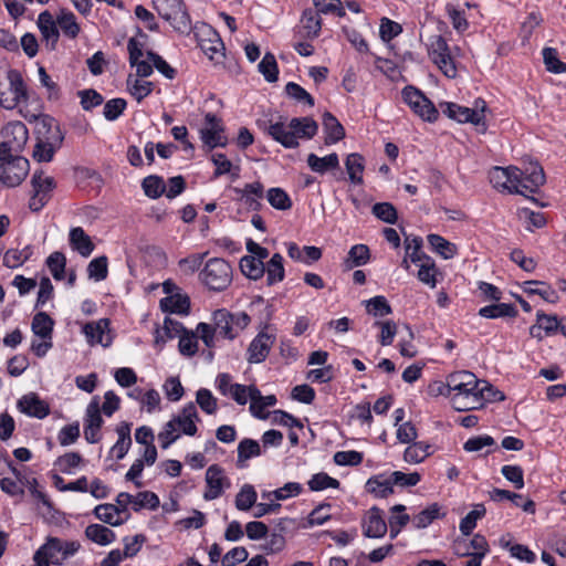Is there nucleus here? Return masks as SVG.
Returning a JSON list of instances; mask_svg holds the SVG:
<instances>
[{"label": "nucleus", "mask_w": 566, "mask_h": 566, "mask_svg": "<svg viewBox=\"0 0 566 566\" xmlns=\"http://www.w3.org/2000/svg\"><path fill=\"white\" fill-rule=\"evenodd\" d=\"M287 130L283 122L270 123L266 133L284 148L294 149L300 146L298 138L312 139L318 130V124L308 116L294 117Z\"/></svg>", "instance_id": "f257e3e1"}, {"label": "nucleus", "mask_w": 566, "mask_h": 566, "mask_svg": "<svg viewBox=\"0 0 566 566\" xmlns=\"http://www.w3.org/2000/svg\"><path fill=\"white\" fill-rule=\"evenodd\" d=\"M442 113L458 123H471L479 132L486 130L485 112L488 109L486 103L482 98L474 102V107L461 106L457 103L444 102L440 104Z\"/></svg>", "instance_id": "f03ea898"}, {"label": "nucleus", "mask_w": 566, "mask_h": 566, "mask_svg": "<svg viewBox=\"0 0 566 566\" xmlns=\"http://www.w3.org/2000/svg\"><path fill=\"white\" fill-rule=\"evenodd\" d=\"M202 283L211 291H223L232 281V268L224 259L212 258L200 272Z\"/></svg>", "instance_id": "7ed1b4c3"}, {"label": "nucleus", "mask_w": 566, "mask_h": 566, "mask_svg": "<svg viewBox=\"0 0 566 566\" xmlns=\"http://www.w3.org/2000/svg\"><path fill=\"white\" fill-rule=\"evenodd\" d=\"M1 136L0 159H8V157H12V154L23 150L29 139V132L22 122L15 120L3 126Z\"/></svg>", "instance_id": "20e7f679"}, {"label": "nucleus", "mask_w": 566, "mask_h": 566, "mask_svg": "<svg viewBox=\"0 0 566 566\" xmlns=\"http://www.w3.org/2000/svg\"><path fill=\"white\" fill-rule=\"evenodd\" d=\"M402 99L423 120L433 123L439 117V111L434 104L417 87L406 86L402 92Z\"/></svg>", "instance_id": "39448f33"}, {"label": "nucleus", "mask_w": 566, "mask_h": 566, "mask_svg": "<svg viewBox=\"0 0 566 566\" xmlns=\"http://www.w3.org/2000/svg\"><path fill=\"white\" fill-rule=\"evenodd\" d=\"M0 160L2 163L0 181L8 187L20 185L29 172V160L18 154H12V157Z\"/></svg>", "instance_id": "423d86ee"}, {"label": "nucleus", "mask_w": 566, "mask_h": 566, "mask_svg": "<svg viewBox=\"0 0 566 566\" xmlns=\"http://www.w3.org/2000/svg\"><path fill=\"white\" fill-rule=\"evenodd\" d=\"M153 4L157 13L176 29H180L177 24L185 28L189 24V15L182 0H153Z\"/></svg>", "instance_id": "0eeeda50"}, {"label": "nucleus", "mask_w": 566, "mask_h": 566, "mask_svg": "<svg viewBox=\"0 0 566 566\" xmlns=\"http://www.w3.org/2000/svg\"><path fill=\"white\" fill-rule=\"evenodd\" d=\"M517 176H521L520 168L510 166L506 168L493 167L490 171V182L494 188L500 190H507L510 193L524 195L522 189H518Z\"/></svg>", "instance_id": "6e6552de"}, {"label": "nucleus", "mask_w": 566, "mask_h": 566, "mask_svg": "<svg viewBox=\"0 0 566 566\" xmlns=\"http://www.w3.org/2000/svg\"><path fill=\"white\" fill-rule=\"evenodd\" d=\"M103 423L99 398L95 396L86 407L84 419V437L88 443H97L101 440L99 430Z\"/></svg>", "instance_id": "1a4fd4ad"}, {"label": "nucleus", "mask_w": 566, "mask_h": 566, "mask_svg": "<svg viewBox=\"0 0 566 566\" xmlns=\"http://www.w3.org/2000/svg\"><path fill=\"white\" fill-rule=\"evenodd\" d=\"M448 387L452 394H464V395H473V397L479 396L481 394L480 390V380L476 376L467 370L455 371L450 374L448 377Z\"/></svg>", "instance_id": "9d476101"}, {"label": "nucleus", "mask_w": 566, "mask_h": 566, "mask_svg": "<svg viewBox=\"0 0 566 566\" xmlns=\"http://www.w3.org/2000/svg\"><path fill=\"white\" fill-rule=\"evenodd\" d=\"M207 491L203 493L206 501H211L220 497L224 489L231 486L229 478L224 474V470L218 465L212 464L206 471Z\"/></svg>", "instance_id": "9b49d317"}, {"label": "nucleus", "mask_w": 566, "mask_h": 566, "mask_svg": "<svg viewBox=\"0 0 566 566\" xmlns=\"http://www.w3.org/2000/svg\"><path fill=\"white\" fill-rule=\"evenodd\" d=\"M521 176H517L518 189L524 191L526 198H530L526 192L535 193L539 187L545 182V174L537 163H531L524 169H520Z\"/></svg>", "instance_id": "f8f14e48"}, {"label": "nucleus", "mask_w": 566, "mask_h": 566, "mask_svg": "<svg viewBox=\"0 0 566 566\" xmlns=\"http://www.w3.org/2000/svg\"><path fill=\"white\" fill-rule=\"evenodd\" d=\"M275 342V335L260 332L250 343L247 359L250 364H260L266 359Z\"/></svg>", "instance_id": "ddd939ff"}, {"label": "nucleus", "mask_w": 566, "mask_h": 566, "mask_svg": "<svg viewBox=\"0 0 566 566\" xmlns=\"http://www.w3.org/2000/svg\"><path fill=\"white\" fill-rule=\"evenodd\" d=\"M17 407L22 413L38 419H43L50 413L49 403L42 400L35 392L22 396L18 400Z\"/></svg>", "instance_id": "4468645a"}, {"label": "nucleus", "mask_w": 566, "mask_h": 566, "mask_svg": "<svg viewBox=\"0 0 566 566\" xmlns=\"http://www.w3.org/2000/svg\"><path fill=\"white\" fill-rule=\"evenodd\" d=\"M381 510L373 506L363 520V534L369 538H381L387 533V523L381 515Z\"/></svg>", "instance_id": "2eb2a0df"}, {"label": "nucleus", "mask_w": 566, "mask_h": 566, "mask_svg": "<svg viewBox=\"0 0 566 566\" xmlns=\"http://www.w3.org/2000/svg\"><path fill=\"white\" fill-rule=\"evenodd\" d=\"M33 559H45L49 565L51 563L62 565L64 562L62 556V541L57 537H49L34 553Z\"/></svg>", "instance_id": "dca6fc26"}, {"label": "nucleus", "mask_w": 566, "mask_h": 566, "mask_svg": "<svg viewBox=\"0 0 566 566\" xmlns=\"http://www.w3.org/2000/svg\"><path fill=\"white\" fill-rule=\"evenodd\" d=\"M7 78L9 81V90L13 96L10 99V102L7 105H4V107L13 108L20 102L27 101L28 91L22 78V75L18 70L10 69L7 74Z\"/></svg>", "instance_id": "f3484780"}, {"label": "nucleus", "mask_w": 566, "mask_h": 566, "mask_svg": "<svg viewBox=\"0 0 566 566\" xmlns=\"http://www.w3.org/2000/svg\"><path fill=\"white\" fill-rule=\"evenodd\" d=\"M249 397L251 400L250 412L259 419H266L268 413L264 412L266 407H273L276 403L274 395L262 396L261 391L255 386H250Z\"/></svg>", "instance_id": "a211bd4d"}, {"label": "nucleus", "mask_w": 566, "mask_h": 566, "mask_svg": "<svg viewBox=\"0 0 566 566\" xmlns=\"http://www.w3.org/2000/svg\"><path fill=\"white\" fill-rule=\"evenodd\" d=\"M64 135L56 134L51 139H39L34 146L33 158L39 163H50L55 151L61 147Z\"/></svg>", "instance_id": "6ab92c4d"}, {"label": "nucleus", "mask_w": 566, "mask_h": 566, "mask_svg": "<svg viewBox=\"0 0 566 566\" xmlns=\"http://www.w3.org/2000/svg\"><path fill=\"white\" fill-rule=\"evenodd\" d=\"M30 122H35V134L39 139H51L54 138L56 134L63 135L60 126L56 124L55 119L46 114L42 115H32Z\"/></svg>", "instance_id": "aec40b11"}, {"label": "nucleus", "mask_w": 566, "mask_h": 566, "mask_svg": "<svg viewBox=\"0 0 566 566\" xmlns=\"http://www.w3.org/2000/svg\"><path fill=\"white\" fill-rule=\"evenodd\" d=\"M38 27L43 39L48 44H51V49L53 50L60 38V32L53 15L49 11L41 12L38 18Z\"/></svg>", "instance_id": "412c9836"}, {"label": "nucleus", "mask_w": 566, "mask_h": 566, "mask_svg": "<svg viewBox=\"0 0 566 566\" xmlns=\"http://www.w3.org/2000/svg\"><path fill=\"white\" fill-rule=\"evenodd\" d=\"M69 240L72 249L77 251L84 258L90 256L95 248L91 238L81 227L71 229Z\"/></svg>", "instance_id": "4be33fe9"}, {"label": "nucleus", "mask_w": 566, "mask_h": 566, "mask_svg": "<svg viewBox=\"0 0 566 566\" xmlns=\"http://www.w3.org/2000/svg\"><path fill=\"white\" fill-rule=\"evenodd\" d=\"M366 490L375 497L385 499L394 493L391 476L378 474L369 478L366 482Z\"/></svg>", "instance_id": "5701e85b"}, {"label": "nucleus", "mask_w": 566, "mask_h": 566, "mask_svg": "<svg viewBox=\"0 0 566 566\" xmlns=\"http://www.w3.org/2000/svg\"><path fill=\"white\" fill-rule=\"evenodd\" d=\"M323 128L326 134L325 144L333 145L345 137V129L339 120L329 112L323 114Z\"/></svg>", "instance_id": "b1692460"}, {"label": "nucleus", "mask_w": 566, "mask_h": 566, "mask_svg": "<svg viewBox=\"0 0 566 566\" xmlns=\"http://www.w3.org/2000/svg\"><path fill=\"white\" fill-rule=\"evenodd\" d=\"M132 423L123 421L116 427L118 439L112 447V452L115 453L117 460H122L128 452L132 446L130 438Z\"/></svg>", "instance_id": "393cba45"}, {"label": "nucleus", "mask_w": 566, "mask_h": 566, "mask_svg": "<svg viewBox=\"0 0 566 566\" xmlns=\"http://www.w3.org/2000/svg\"><path fill=\"white\" fill-rule=\"evenodd\" d=\"M213 327L216 331L229 339H233L235 337V332L233 328V317L232 313L226 308H219L212 314Z\"/></svg>", "instance_id": "a878e982"}, {"label": "nucleus", "mask_w": 566, "mask_h": 566, "mask_svg": "<svg viewBox=\"0 0 566 566\" xmlns=\"http://www.w3.org/2000/svg\"><path fill=\"white\" fill-rule=\"evenodd\" d=\"M199 133L203 146L207 147L208 150H212L216 147H226L228 144V138L224 135V126L203 127Z\"/></svg>", "instance_id": "bb28decb"}, {"label": "nucleus", "mask_w": 566, "mask_h": 566, "mask_svg": "<svg viewBox=\"0 0 566 566\" xmlns=\"http://www.w3.org/2000/svg\"><path fill=\"white\" fill-rule=\"evenodd\" d=\"M160 308L166 313L188 314L190 300L187 295L176 293L160 300Z\"/></svg>", "instance_id": "cd10ccee"}, {"label": "nucleus", "mask_w": 566, "mask_h": 566, "mask_svg": "<svg viewBox=\"0 0 566 566\" xmlns=\"http://www.w3.org/2000/svg\"><path fill=\"white\" fill-rule=\"evenodd\" d=\"M307 165L308 167L317 174H325L328 170L339 168V158L336 153H332L325 157H318L315 154H310L307 156Z\"/></svg>", "instance_id": "c85d7f7f"}, {"label": "nucleus", "mask_w": 566, "mask_h": 566, "mask_svg": "<svg viewBox=\"0 0 566 566\" xmlns=\"http://www.w3.org/2000/svg\"><path fill=\"white\" fill-rule=\"evenodd\" d=\"M85 536L101 546L109 545L116 539V534L102 524H90L85 528Z\"/></svg>", "instance_id": "c756f323"}, {"label": "nucleus", "mask_w": 566, "mask_h": 566, "mask_svg": "<svg viewBox=\"0 0 566 566\" xmlns=\"http://www.w3.org/2000/svg\"><path fill=\"white\" fill-rule=\"evenodd\" d=\"M346 171L349 180L354 185L363 184V172L365 169L364 157L358 153H352L345 160Z\"/></svg>", "instance_id": "7c9ffc66"}, {"label": "nucleus", "mask_w": 566, "mask_h": 566, "mask_svg": "<svg viewBox=\"0 0 566 566\" xmlns=\"http://www.w3.org/2000/svg\"><path fill=\"white\" fill-rule=\"evenodd\" d=\"M518 314L513 304L496 303L486 305L479 310V315L484 318H499V317H516Z\"/></svg>", "instance_id": "2f4dec72"}, {"label": "nucleus", "mask_w": 566, "mask_h": 566, "mask_svg": "<svg viewBox=\"0 0 566 566\" xmlns=\"http://www.w3.org/2000/svg\"><path fill=\"white\" fill-rule=\"evenodd\" d=\"M301 22L305 31L304 38L313 40L316 39L322 30V19L318 12L312 9L304 10Z\"/></svg>", "instance_id": "473e14b6"}, {"label": "nucleus", "mask_w": 566, "mask_h": 566, "mask_svg": "<svg viewBox=\"0 0 566 566\" xmlns=\"http://www.w3.org/2000/svg\"><path fill=\"white\" fill-rule=\"evenodd\" d=\"M94 515L105 524L111 526H119L126 522L117 512L115 504L105 503L99 504L94 509Z\"/></svg>", "instance_id": "72a5a7b5"}, {"label": "nucleus", "mask_w": 566, "mask_h": 566, "mask_svg": "<svg viewBox=\"0 0 566 566\" xmlns=\"http://www.w3.org/2000/svg\"><path fill=\"white\" fill-rule=\"evenodd\" d=\"M238 467L243 468L245 462L262 454V449L256 440L244 438L238 444Z\"/></svg>", "instance_id": "f704fd0d"}, {"label": "nucleus", "mask_w": 566, "mask_h": 566, "mask_svg": "<svg viewBox=\"0 0 566 566\" xmlns=\"http://www.w3.org/2000/svg\"><path fill=\"white\" fill-rule=\"evenodd\" d=\"M108 326L109 321L107 318H101L97 322L86 323L83 327V333L90 344H102L107 346V344L103 343V337L105 332L108 329Z\"/></svg>", "instance_id": "c9c22d12"}, {"label": "nucleus", "mask_w": 566, "mask_h": 566, "mask_svg": "<svg viewBox=\"0 0 566 566\" xmlns=\"http://www.w3.org/2000/svg\"><path fill=\"white\" fill-rule=\"evenodd\" d=\"M240 270L250 280H259L265 273V264L255 256L244 255L240 260Z\"/></svg>", "instance_id": "e433bc0d"}, {"label": "nucleus", "mask_w": 566, "mask_h": 566, "mask_svg": "<svg viewBox=\"0 0 566 566\" xmlns=\"http://www.w3.org/2000/svg\"><path fill=\"white\" fill-rule=\"evenodd\" d=\"M268 285H273L284 280L285 270L283 265V256L274 253L265 265Z\"/></svg>", "instance_id": "4c0bfd02"}, {"label": "nucleus", "mask_w": 566, "mask_h": 566, "mask_svg": "<svg viewBox=\"0 0 566 566\" xmlns=\"http://www.w3.org/2000/svg\"><path fill=\"white\" fill-rule=\"evenodd\" d=\"M370 258L369 248L365 244H355L350 248L344 265L347 270L365 265Z\"/></svg>", "instance_id": "58836bf2"}, {"label": "nucleus", "mask_w": 566, "mask_h": 566, "mask_svg": "<svg viewBox=\"0 0 566 566\" xmlns=\"http://www.w3.org/2000/svg\"><path fill=\"white\" fill-rule=\"evenodd\" d=\"M440 505L438 503H433L419 512L417 515L412 517V524L416 528H426L429 526L434 520L444 517V513H440Z\"/></svg>", "instance_id": "ea45409f"}, {"label": "nucleus", "mask_w": 566, "mask_h": 566, "mask_svg": "<svg viewBox=\"0 0 566 566\" xmlns=\"http://www.w3.org/2000/svg\"><path fill=\"white\" fill-rule=\"evenodd\" d=\"M53 319L45 313L39 312L32 319V332L43 339H51L53 332Z\"/></svg>", "instance_id": "a19ab883"}, {"label": "nucleus", "mask_w": 566, "mask_h": 566, "mask_svg": "<svg viewBox=\"0 0 566 566\" xmlns=\"http://www.w3.org/2000/svg\"><path fill=\"white\" fill-rule=\"evenodd\" d=\"M31 185L34 192L49 200L51 198V192L56 186L53 177L44 176L43 171H35L33 174Z\"/></svg>", "instance_id": "79ce46f5"}, {"label": "nucleus", "mask_w": 566, "mask_h": 566, "mask_svg": "<svg viewBox=\"0 0 566 566\" xmlns=\"http://www.w3.org/2000/svg\"><path fill=\"white\" fill-rule=\"evenodd\" d=\"M422 248V239L420 237H406L405 240V249L406 254L410 259V261L415 264L422 263L424 261H429L431 258L421 251Z\"/></svg>", "instance_id": "37998d69"}, {"label": "nucleus", "mask_w": 566, "mask_h": 566, "mask_svg": "<svg viewBox=\"0 0 566 566\" xmlns=\"http://www.w3.org/2000/svg\"><path fill=\"white\" fill-rule=\"evenodd\" d=\"M33 254L31 245H27L22 250L10 249L3 255V264L9 269H15L27 262Z\"/></svg>", "instance_id": "c03bdc74"}, {"label": "nucleus", "mask_w": 566, "mask_h": 566, "mask_svg": "<svg viewBox=\"0 0 566 566\" xmlns=\"http://www.w3.org/2000/svg\"><path fill=\"white\" fill-rule=\"evenodd\" d=\"M431 446L424 441L413 442L403 453V459L409 463H420L431 453Z\"/></svg>", "instance_id": "a18cd8bd"}, {"label": "nucleus", "mask_w": 566, "mask_h": 566, "mask_svg": "<svg viewBox=\"0 0 566 566\" xmlns=\"http://www.w3.org/2000/svg\"><path fill=\"white\" fill-rule=\"evenodd\" d=\"M486 513L483 504H475L474 509L470 511L460 522L459 528L464 536H469L476 526V521L482 518Z\"/></svg>", "instance_id": "49530a36"}, {"label": "nucleus", "mask_w": 566, "mask_h": 566, "mask_svg": "<svg viewBox=\"0 0 566 566\" xmlns=\"http://www.w3.org/2000/svg\"><path fill=\"white\" fill-rule=\"evenodd\" d=\"M127 88L130 95L140 103L153 92L154 84L149 81H140L129 75L127 77Z\"/></svg>", "instance_id": "de8ad7c7"}, {"label": "nucleus", "mask_w": 566, "mask_h": 566, "mask_svg": "<svg viewBox=\"0 0 566 566\" xmlns=\"http://www.w3.org/2000/svg\"><path fill=\"white\" fill-rule=\"evenodd\" d=\"M142 187L145 195L151 199L161 197L166 191L164 178L157 175H150L144 178Z\"/></svg>", "instance_id": "09e8293b"}, {"label": "nucleus", "mask_w": 566, "mask_h": 566, "mask_svg": "<svg viewBox=\"0 0 566 566\" xmlns=\"http://www.w3.org/2000/svg\"><path fill=\"white\" fill-rule=\"evenodd\" d=\"M473 555H469L470 559L464 566H481L483 557L489 553V544L483 535L475 534L472 537Z\"/></svg>", "instance_id": "8fccbe9b"}, {"label": "nucleus", "mask_w": 566, "mask_h": 566, "mask_svg": "<svg viewBox=\"0 0 566 566\" xmlns=\"http://www.w3.org/2000/svg\"><path fill=\"white\" fill-rule=\"evenodd\" d=\"M258 494L254 486L244 484L235 495V507L239 511H249L256 504Z\"/></svg>", "instance_id": "3c124183"}, {"label": "nucleus", "mask_w": 566, "mask_h": 566, "mask_svg": "<svg viewBox=\"0 0 566 566\" xmlns=\"http://www.w3.org/2000/svg\"><path fill=\"white\" fill-rule=\"evenodd\" d=\"M428 242L432 250L439 253L443 259H451L457 252L455 245L439 234H429Z\"/></svg>", "instance_id": "603ef678"}, {"label": "nucleus", "mask_w": 566, "mask_h": 566, "mask_svg": "<svg viewBox=\"0 0 566 566\" xmlns=\"http://www.w3.org/2000/svg\"><path fill=\"white\" fill-rule=\"evenodd\" d=\"M269 203L277 210H289L292 207V200L287 192L279 187L270 188L266 193Z\"/></svg>", "instance_id": "864d4df0"}, {"label": "nucleus", "mask_w": 566, "mask_h": 566, "mask_svg": "<svg viewBox=\"0 0 566 566\" xmlns=\"http://www.w3.org/2000/svg\"><path fill=\"white\" fill-rule=\"evenodd\" d=\"M365 305L367 313L376 317H384L392 313V308L387 298L381 295L365 301Z\"/></svg>", "instance_id": "5fc2aeb1"}, {"label": "nucleus", "mask_w": 566, "mask_h": 566, "mask_svg": "<svg viewBox=\"0 0 566 566\" xmlns=\"http://www.w3.org/2000/svg\"><path fill=\"white\" fill-rule=\"evenodd\" d=\"M46 265L56 281L65 277L66 258L62 252L55 251L51 253L46 259Z\"/></svg>", "instance_id": "6e6d98bb"}, {"label": "nucleus", "mask_w": 566, "mask_h": 566, "mask_svg": "<svg viewBox=\"0 0 566 566\" xmlns=\"http://www.w3.org/2000/svg\"><path fill=\"white\" fill-rule=\"evenodd\" d=\"M543 61L546 70L554 74H563L566 72V63L560 61L556 49L545 48L543 50Z\"/></svg>", "instance_id": "4d7b16f0"}, {"label": "nucleus", "mask_w": 566, "mask_h": 566, "mask_svg": "<svg viewBox=\"0 0 566 566\" xmlns=\"http://www.w3.org/2000/svg\"><path fill=\"white\" fill-rule=\"evenodd\" d=\"M258 69L268 82L273 83L277 81L279 67L275 56L272 53H265V55L259 63Z\"/></svg>", "instance_id": "13d9d810"}, {"label": "nucleus", "mask_w": 566, "mask_h": 566, "mask_svg": "<svg viewBox=\"0 0 566 566\" xmlns=\"http://www.w3.org/2000/svg\"><path fill=\"white\" fill-rule=\"evenodd\" d=\"M373 214L379 220L395 224L398 220V213L395 206L390 202H378L371 208Z\"/></svg>", "instance_id": "bf43d9fd"}, {"label": "nucleus", "mask_w": 566, "mask_h": 566, "mask_svg": "<svg viewBox=\"0 0 566 566\" xmlns=\"http://www.w3.org/2000/svg\"><path fill=\"white\" fill-rule=\"evenodd\" d=\"M88 277L96 282L103 281L108 274L107 256L102 255L93 259L87 265Z\"/></svg>", "instance_id": "052dcab7"}, {"label": "nucleus", "mask_w": 566, "mask_h": 566, "mask_svg": "<svg viewBox=\"0 0 566 566\" xmlns=\"http://www.w3.org/2000/svg\"><path fill=\"white\" fill-rule=\"evenodd\" d=\"M159 505L160 501L158 495L151 491H143L134 496L133 510L135 512H139L144 507L155 511L159 507Z\"/></svg>", "instance_id": "680f3d73"}, {"label": "nucleus", "mask_w": 566, "mask_h": 566, "mask_svg": "<svg viewBox=\"0 0 566 566\" xmlns=\"http://www.w3.org/2000/svg\"><path fill=\"white\" fill-rule=\"evenodd\" d=\"M57 23L62 29L63 33L71 39L77 36L80 32V25L76 22L75 15L71 11H61L57 17Z\"/></svg>", "instance_id": "e2e57ef3"}, {"label": "nucleus", "mask_w": 566, "mask_h": 566, "mask_svg": "<svg viewBox=\"0 0 566 566\" xmlns=\"http://www.w3.org/2000/svg\"><path fill=\"white\" fill-rule=\"evenodd\" d=\"M198 336L193 332L185 331L179 337L178 348L181 355L192 357L198 352Z\"/></svg>", "instance_id": "0e129e2a"}, {"label": "nucleus", "mask_w": 566, "mask_h": 566, "mask_svg": "<svg viewBox=\"0 0 566 566\" xmlns=\"http://www.w3.org/2000/svg\"><path fill=\"white\" fill-rule=\"evenodd\" d=\"M437 273H438V269L432 259H430L429 261L419 263V271L417 274L419 281L429 285L432 289L436 287V285H437V279H436Z\"/></svg>", "instance_id": "69168bd1"}, {"label": "nucleus", "mask_w": 566, "mask_h": 566, "mask_svg": "<svg viewBox=\"0 0 566 566\" xmlns=\"http://www.w3.org/2000/svg\"><path fill=\"white\" fill-rule=\"evenodd\" d=\"M307 484L312 491H322L327 488L338 489L340 485L338 480L329 476L325 472L314 474Z\"/></svg>", "instance_id": "338daca9"}, {"label": "nucleus", "mask_w": 566, "mask_h": 566, "mask_svg": "<svg viewBox=\"0 0 566 566\" xmlns=\"http://www.w3.org/2000/svg\"><path fill=\"white\" fill-rule=\"evenodd\" d=\"M126 106L127 102L124 98H112L105 103L103 115L109 122L116 120L124 113Z\"/></svg>", "instance_id": "774afa93"}]
</instances>
